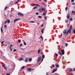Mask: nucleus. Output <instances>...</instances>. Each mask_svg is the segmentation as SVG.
<instances>
[{"label":"nucleus","mask_w":75,"mask_h":75,"mask_svg":"<svg viewBox=\"0 0 75 75\" xmlns=\"http://www.w3.org/2000/svg\"><path fill=\"white\" fill-rule=\"evenodd\" d=\"M72 26L70 25L69 30H68L67 32V34H68L69 33H70V34H71V29H72Z\"/></svg>","instance_id":"obj_1"},{"label":"nucleus","mask_w":75,"mask_h":75,"mask_svg":"<svg viewBox=\"0 0 75 75\" xmlns=\"http://www.w3.org/2000/svg\"><path fill=\"white\" fill-rule=\"evenodd\" d=\"M41 59H42V57L41 56L38 57L37 59V62H40L41 60Z\"/></svg>","instance_id":"obj_2"},{"label":"nucleus","mask_w":75,"mask_h":75,"mask_svg":"<svg viewBox=\"0 0 75 75\" xmlns=\"http://www.w3.org/2000/svg\"><path fill=\"white\" fill-rule=\"evenodd\" d=\"M18 16H23L24 15L21 12H19L18 13Z\"/></svg>","instance_id":"obj_3"},{"label":"nucleus","mask_w":75,"mask_h":75,"mask_svg":"<svg viewBox=\"0 0 75 75\" xmlns=\"http://www.w3.org/2000/svg\"><path fill=\"white\" fill-rule=\"evenodd\" d=\"M42 59L41 62H42V61H43V60L44 59V58H45V55L44 54L42 56Z\"/></svg>","instance_id":"obj_4"},{"label":"nucleus","mask_w":75,"mask_h":75,"mask_svg":"<svg viewBox=\"0 0 75 75\" xmlns=\"http://www.w3.org/2000/svg\"><path fill=\"white\" fill-rule=\"evenodd\" d=\"M18 20H20V18H17L15 19L14 21V23H15V22L16 21H18Z\"/></svg>","instance_id":"obj_5"},{"label":"nucleus","mask_w":75,"mask_h":75,"mask_svg":"<svg viewBox=\"0 0 75 75\" xmlns=\"http://www.w3.org/2000/svg\"><path fill=\"white\" fill-rule=\"evenodd\" d=\"M62 55H64V54H65V52L64 51V50L62 49Z\"/></svg>","instance_id":"obj_6"},{"label":"nucleus","mask_w":75,"mask_h":75,"mask_svg":"<svg viewBox=\"0 0 75 75\" xmlns=\"http://www.w3.org/2000/svg\"><path fill=\"white\" fill-rule=\"evenodd\" d=\"M41 10H42V11H45L46 10V8H44L43 7H42L41 8Z\"/></svg>","instance_id":"obj_7"},{"label":"nucleus","mask_w":75,"mask_h":75,"mask_svg":"<svg viewBox=\"0 0 75 75\" xmlns=\"http://www.w3.org/2000/svg\"><path fill=\"white\" fill-rule=\"evenodd\" d=\"M22 60H23V58L21 57V58H19V61H21Z\"/></svg>","instance_id":"obj_8"},{"label":"nucleus","mask_w":75,"mask_h":75,"mask_svg":"<svg viewBox=\"0 0 75 75\" xmlns=\"http://www.w3.org/2000/svg\"><path fill=\"white\" fill-rule=\"evenodd\" d=\"M67 30H64L63 32V34H66V33H67Z\"/></svg>","instance_id":"obj_9"},{"label":"nucleus","mask_w":75,"mask_h":75,"mask_svg":"<svg viewBox=\"0 0 75 75\" xmlns=\"http://www.w3.org/2000/svg\"><path fill=\"white\" fill-rule=\"evenodd\" d=\"M28 57H26L25 59V62H28Z\"/></svg>","instance_id":"obj_10"},{"label":"nucleus","mask_w":75,"mask_h":75,"mask_svg":"<svg viewBox=\"0 0 75 75\" xmlns=\"http://www.w3.org/2000/svg\"><path fill=\"white\" fill-rule=\"evenodd\" d=\"M44 28H43L41 30V32L42 33H44Z\"/></svg>","instance_id":"obj_11"},{"label":"nucleus","mask_w":75,"mask_h":75,"mask_svg":"<svg viewBox=\"0 0 75 75\" xmlns=\"http://www.w3.org/2000/svg\"><path fill=\"white\" fill-rule=\"evenodd\" d=\"M69 14H68L67 15V18L69 19Z\"/></svg>","instance_id":"obj_12"},{"label":"nucleus","mask_w":75,"mask_h":75,"mask_svg":"<svg viewBox=\"0 0 75 75\" xmlns=\"http://www.w3.org/2000/svg\"><path fill=\"white\" fill-rule=\"evenodd\" d=\"M58 53L59 54V55H62V54L61 52H58Z\"/></svg>","instance_id":"obj_13"},{"label":"nucleus","mask_w":75,"mask_h":75,"mask_svg":"<svg viewBox=\"0 0 75 75\" xmlns=\"http://www.w3.org/2000/svg\"><path fill=\"white\" fill-rule=\"evenodd\" d=\"M0 52L1 53V55H4V53L3 52H2V51H1Z\"/></svg>","instance_id":"obj_14"},{"label":"nucleus","mask_w":75,"mask_h":75,"mask_svg":"<svg viewBox=\"0 0 75 75\" xmlns=\"http://www.w3.org/2000/svg\"><path fill=\"white\" fill-rule=\"evenodd\" d=\"M39 11H40V13H42V11H41V9H39Z\"/></svg>","instance_id":"obj_15"},{"label":"nucleus","mask_w":75,"mask_h":75,"mask_svg":"<svg viewBox=\"0 0 75 75\" xmlns=\"http://www.w3.org/2000/svg\"><path fill=\"white\" fill-rule=\"evenodd\" d=\"M55 71H56V69H54V70H53L52 72V73H54Z\"/></svg>","instance_id":"obj_16"},{"label":"nucleus","mask_w":75,"mask_h":75,"mask_svg":"<svg viewBox=\"0 0 75 75\" xmlns=\"http://www.w3.org/2000/svg\"><path fill=\"white\" fill-rule=\"evenodd\" d=\"M27 69L28 71H31V68H28Z\"/></svg>","instance_id":"obj_17"},{"label":"nucleus","mask_w":75,"mask_h":75,"mask_svg":"<svg viewBox=\"0 0 75 75\" xmlns=\"http://www.w3.org/2000/svg\"><path fill=\"white\" fill-rule=\"evenodd\" d=\"M31 61H32V59H31V58H29V62H31Z\"/></svg>","instance_id":"obj_18"},{"label":"nucleus","mask_w":75,"mask_h":75,"mask_svg":"<svg viewBox=\"0 0 75 75\" xmlns=\"http://www.w3.org/2000/svg\"><path fill=\"white\" fill-rule=\"evenodd\" d=\"M40 51H41V50H38V54H40Z\"/></svg>","instance_id":"obj_19"},{"label":"nucleus","mask_w":75,"mask_h":75,"mask_svg":"<svg viewBox=\"0 0 75 75\" xmlns=\"http://www.w3.org/2000/svg\"><path fill=\"white\" fill-rule=\"evenodd\" d=\"M7 21H8V24H10V21L8 20V19H7Z\"/></svg>","instance_id":"obj_20"},{"label":"nucleus","mask_w":75,"mask_h":75,"mask_svg":"<svg viewBox=\"0 0 75 75\" xmlns=\"http://www.w3.org/2000/svg\"><path fill=\"white\" fill-rule=\"evenodd\" d=\"M56 66L57 68H58L59 67V65L58 64H56Z\"/></svg>","instance_id":"obj_21"},{"label":"nucleus","mask_w":75,"mask_h":75,"mask_svg":"<svg viewBox=\"0 0 75 75\" xmlns=\"http://www.w3.org/2000/svg\"><path fill=\"white\" fill-rule=\"evenodd\" d=\"M30 23H35V22L34 21H31L30 22Z\"/></svg>","instance_id":"obj_22"},{"label":"nucleus","mask_w":75,"mask_h":75,"mask_svg":"<svg viewBox=\"0 0 75 75\" xmlns=\"http://www.w3.org/2000/svg\"><path fill=\"white\" fill-rule=\"evenodd\" d=\"M18 42H19V43H20L21 42V40H18Z\"/></svg>","instance_id":"obj_23"},{"label":"nucleus","mask_w":75,"mask_h":75,"mask_svg":"<svg viewBox=\"0 0 75 75\" xmlns=\"http://www.w3.org/2000/svg\"><path fill=\"white\" fill-rule=\"evenodd\" d=\"M73 33L75 34V29H74L73 30Z\"/></svg>","instance_id":"obj_24"},{"label":"nucleus","mask_w":75,"mask_h":75,"mask_svg":"<svg viewBox=\"0 0 75 75\" xmlns=\"http://www.w3.org/2000/svg\"><path fill=\"white\" fill-rule=\"evenodd\" d=\"M18 3H19V1H17L15 2V4H16Z\"/></svg>","instance_id":"obj_25"},{"label":"nucleus","mask_w":75,"mask_h":75,"mask_svg":"<svg viewBox=\"0 0 75 75\" xmlns=\"http://www.w3.org/2000/svg\"><path fill=\"white\" fill-rule=\"evenodd\" d=\"M44 18L45 19V20H47V16H45L44 17Z\"/></svg>","instance_id":"obj_26"},{"label":"nucleus","mask_w":75,"mask_h":75,"mask_svg":"<svg viewBox=\"0 0 75 75\" xmlns=\"http://www.w3.org/2000/svg\"><path fill=\"white\" fill-rule=\"evenodd\" d=\"M24 68H25V66H23L21 67V69H24Z\"/></svg>","instance_id":"obj_27"},{"label":"nucleus","mask_w":75,"mask_h":75,"mask_svg":"<svg viewBox=\"0 0 75 75\" xmlns=\"http://www.w3.org/2000/svg\"><path fill=\"white\" fill-rule=\"evenodd\" d=\"M23 44L24 45H26V43L25 42H23Z\"/></svg>","instance_id":"obj_28"},{"label":"nucleus","mask_w":75,"mask_h":75,"mask_svg":"<svg viewBox=\"0 0 75 75\" xmlns=\"http://www.w3.org/2000/svg\"><path fill=\"white\" fill-rule=\"evenodd\" d=\"M1 33H3V29H2V28H1Z\"/></svg>","instance_id":"obj_29"},{"label":"nucleus","mask_w":75,"mask_h":75,"mask_svg":"<svg viewBox=\"0 0 75 75\" xmlns=\"http://www.w3.org/2000/svg\"><path fill=\"white\" fill-rule=\"evenodd\" d=\"M35 6H38L39 7V6H40V5H39L38 4H35Z\"/></svg>","instance_id":"obj_30"},{"label":"nucleus","mask_w":75,"mask_h":75,"mask_svg":"<svg viewBox=\"0 0 75 75\" xmlns=\"http://www.w3.org/2000/svg\"><path fill=\"white\" fill-rule=\"evenodd\" d=\"M38 18H42V16H38Z\"/></svg>","instance_id":"obj_31"},{"label":"nucleus","mask_w":75,"mask_h":75,"mask_svg":"<svg viewBox=\"0 0 75 75\" xmlns=\"http://www.w3.org/2000/svg\"><path fill=\"white\" fill-rule=\"evenodd\" d=\"M40 38L42 39V40H43V37H42V36H40Z\"/></svg>","instance_id":"obj_32"},{"label":"nucleus","mask_w":75,"mask_h":75,"mask_svg":"<svg viewBox=\"0 0 75 75\" xmlns=\"http://www.w3.org/2000/svg\"><path fill=\"white\" fill-rule=\"evenodd\" d=\"M71 4L72 5H75V3H72Z\"/></svg>","instance_id":"obj_33"},{"label":"nucleus","mask_w":75,"mask_h":75,"mask_svg":"<svg viewBox=\"0 0 75 75\" xmlns=\"http://www.w3.org/2000/svg\"><path fill=\"white\" fill-rule=\"evenodd\" d=\"M68 21L66 20L65 21V23H68Z\"/></svg>","instance_id":"obj_34"},{"label":"nucleus","mask_w":75,"mask_h":75,"mask_svg":"<svg viewBox=\"0 0 75 75\" xmlns=\"http://www.w3.org/2000/svg\"><path fill=\"white\" fill-rule=\"evenodd\" d=\"M37 8V7H35L33 8V9H35Z\"/></svg>","instance_id":"obj_35"},{"label":"nucleus","mask_w":75,"mask_h":75,"mask_svg":"<svg viewBox=\"0 0 75 75\" xmlns=\"http://www.w3.org/2000/svg\"><path fill=\"white\" fill-rule=\"evenodd\" d=\"M72 18H70V21H72Z\"/></svg>","instance_id":"obj_36"},{"label":"nucleus","mask_w":75,"mask_h":75,"mask_svg":"<svg viewBox=\"0 0 75 75\" xmlns=\"http://www.w3.org/2000/svg\"><path fill=\"white\" fill-rule=\"evenodd\" d=\"M52 67H55V66H54V64H52Z\"/></svg>","instance_id":"obj_37"},{"label":"nucleus","mask_w":75,"mask_h":75,"mask_svg":"<svg viewBox=\"0 0 75 75\" xmlns=\"http://www.w3.org/2000/svg\"><path fill=\"white\" fill-rule=\"evenodd\" d=\"M12 46H13V45H11L10 46V48H11V47H12Z\"/></svg>","instance_id":"obj_38"},{"label":"nucleus","mask_w":75,"mask_h":75,"mask_svg":"<svg viewBox=\"0 0 75 75\" xmlns=\"http://www.w3.org/2000/svg\"><path fill=\"white\" fill-rule=\"evenodd\" d=\"M4 27H5V28H7V26H6V25H4Z\"/></svg>","instance_id":"obj_39"},{"label":"nucleus","mask_w":75,"mask_h":75,"mask_svg":"<svg viewBox=\"0 0 75 75\" xmlns=\"http://www.w3.org/2000/svg\"><path fill=\"white\" fill-rule=\"evenodd\" d=\"M21 45H23V44L21 43V45H20V47H21Z\"/></svg>","instance_id":"obj_40"},{"label":"nucleus","mask_w":75,"mask_h":75,"mask_svg":"<svg viewBox=\"0 0 75 75\" xmlns=\"http://www.w3.org/2000/svg\"><path fill=\"white\" fill-rule=\"evenodd\" d=\"M65 45H66V46L67 47V46H68V44H66Z\"/></svg>","instance_id":"obj_41"},{"label":"nucleus","mask_w":75,"mask_h":75,"mask_svg":"<svg viewBox=\"0 0 75 75\" xmlns=\"http://www.w3.org/2000/svg\"><path fill=\"white\" fill-rule=\"evenodd\" d=\"M56 55V56L57 57H58V54H57V53H55Z\"/></svg>","instance_id":"obj_42"},{"label":"nucleus","mask_w":75,"mask_h":75,"mask_svg":"<svg viewBox=\"0 0 75 75\" xmlns=\"http://www.w3.org/2000/svg\"><path fill=\"white\" fill-rule=\"evenodd\" d=\"M4 68H5V69H6V70H7V69L6 67V66L5 67H4Z\"/></svg>","instance_id":"obj_43"},{"label":"nucleus","mask_w":75,"mask_h":75,"mask_svg":"<svg viewBox=\"0 0 75 75\" xmlns=\"http://www.w3.org/2000/svg\"><path fill=\"white\" fill-rule=\"evenodd\" d=\"M45 2H47V0H44Z\"/></svg>","instance_id":"obj_44"},{"label":"nucleus","mask_w":75,"mask_h":75,"mask_svg":"<svg viewBox=\"0 0 75 75\" xmlns=\"http://www.w3.org/2000/svg\"><path fill=\"white\" fill-rule=\"evenodd\" d=\"M36 23L38 24V25H40V23Z\"/></svg>","instance_id":"obj_45"},{"label":"nucleus","mask_w":75,"mask_h":75,"mask_svg":"<svg viewBox=\"0 0 75 75\" xmlns=\"http://www.w3.org/2000/svg\"><path fill=\"white\" fill-rule=\"evenodd\" d=\"M6 75H10V74H6Z\"/></svg>","instance_id":"obj_46"},{"label":"nucleus","mask_w":75,"mask_h":75,"mask_svg":"<svg viewBox=\"0 0 75 75\" xmlns=\"http://www.w3.org/2000/svg\"><path fill=\"white\" fill-rule=\"evenodd\" d=\"M71 2H74V0H72L71 1Z\"/></svg>","instance_id":"obj_47"},{"label":"nucleus","mask_w":75,"mask_h":75,"mask_svg":"<svg viewBox=\"0 0 75 75\" xmlns=\"http://www.w3.org/2000/svg\"><path fill=\"white\" fill-rule=\"evenodd\" d=\"M35 14H36V15H38V13L37 12Z\"/></svg>","instance_id":"obj_48"},{"label":"nucleus","mask_w":75,"mask_h":75,"mask_svg":"<svg viewBox=\"0 0 75 75\" xmlns=\"http://www.w3.org/2000/svg\"><path fill=\"white\" fill-rule=\"evenodd\" d=\"M16 49H14L13 50V51L14 52L15 51H16Z\"/></svg>","instance_id":"obj_49"},{"label":"nucleus","mask_w":75,"mask_h":75,"mask_svg":"<svg viewBox=\"0 0 75 75\" xmlns=\"http://www.w3.org/2000/svg\"><path fill=\"white\" fill-rule=\"evenodd\" d=\"M7 8V7H5V10H6V8Z\"/></svg>","instance_id":"obj_50"},{"label":"nucleus","mask_w":75,"mask_h":75,"mask_svg":"<svg viewBox=\"0 0 75 75\" xmlns=\"http://www.w3.org/2000/svg\"><path fill=\"white\" fill-rule=\"evenodd\" d=\"M4 41H2V42H1V44H3V43H4Z\"/></svg>","instance_id":"obj_51"},{"label":"nucleus","mask_w":75,"mask_h":75,"mask_svg":"<svg viewBox=\"0 0 75 75\" xmlns=\"http://www.w3.org/2000/svg\"><path fill=\"white\" fill-rule=\"evenodd\" d=\"M42 16H45V14H44V13H43L42 14Z\"/></svg>","instance_id":"obj_52"},{"label":"nucleus","mask_w":75,"mask_h":75,"mask_svg":"<svg viewBox=\"0 0 75 75\" xmlns=\"http://www.w3.org/2000/svg\"><path fill=\"white\" fill-rule=\"evenodd\" d=\"M44 26V24H42V25L41 26V27H43V26Z\"/></svg>","instance_id":"obj_53"},{"label":"nucleus","mask_w":75,"mask_h":75,"mask_svg":"<svg viewBox=\"0 0 75 75\" xmlns=\"http://www.w3.org/2000/svg\"><path fill=\"white\" fill-rule=\"evenodd\" d=\"M73 13H74V11H73L71 12V14H73Z\"/></svg>","instance_id":"obj_54"},{"label":"nucleus","mask_w":75,"mask_h":75,"mask_svg":"<svg viewBox=\"0 0 75 75\" xmlns=\"http://www.w3.org/2000/svg\"><path fill=\"white\" fill-rule=\"evenodd\" d=\"M34 70V69H31V71H33Z\"/></svg>","instance_id":"obj_55"},{"label":"nucleus","mask_w":75,"mask_h":75,"mask_svg":"<svg viewBox=\"0 0 75 75\" xmlns=\"http://www.w3.org/2000/svg\"><path fill=\"white\" fill-rule=\"evenodd\" d=\"M2 67H4H4H5V66L4 65H2Z\"/></svg>","instance_id":"obj_56"},{"label":"nucleus","mask_w":75,"mask_h":75,"mask_svg":"<svg viewBox=\"0 0 75 75\" xmlns=\"http://www.w3.org/2000/svg\"><path fill=\"white\" fill-rule=\"evenodd\" d=\"M67 7H66V8H65V10H67Z\"/></svg>","instance_id":"obj_57"},{"label":"nucleus","mask_w":75,"mask_h":75,"mask_svg":"<svg viewBox=\"0 0 75 75\" xmlns=\"http://www.w3.org/2000/svg\"><path fill=\"white\" fill-rule=\"evenodd\" d=\"M10 50L11 51H13V50H12V49H11V48H10Z\"/></svg>","instance_id":"obj_58"},{"label":"nucleus","mask_w":75,"mask_h":75,"mask_svg":"<svg viewBox=\"0 0 75 75\" xmlns=\"http://www.w3.org/2000/svg\"><path fill=\"white\" fill-rule=\"evenodd\" d=\"M41 62L39 64V65H40V64H41Z\"/></svg>","instance_id":"obj_59"},{"label":"nucleus","mask_w":75,"mask_h":75,"mask_svg":"<svg viewBox=\"0 0 75 75\" xmlns=\"http://www.w3.org/2000/svg\"><path fill=\"white\" fill-rule=\"evenodd\" d=\"M6 23H7V21H5V24H6Z\"/></svg>","instance_id":"obj_60"},{"label":"nucleus","mask_w":75,"mask_h":75,"mask_svg":"<svg viewBox=\"0 0 75 75\" xmlns=\"http://www.w3.org/2000/svg\"><path fill=\"white\" fill-rule=\"evenodd\" d=\"M22 42H24V40H22Z\"/></svg>","instance_id":"obj_61"},{"label":"nucleus","mask_w":75,"mask_h":75,"mask_svg":"<svg viewBox=\"0 0 75 75\" xmlns=\"http://www.w3.org/2000/svg\"><path fill=\"white\" fill-rule=\"evenodd\" d=\"M10 17H12V15H10Z\"/></svg>","instance_id":"obj_62"},{"label":"nucleus","mask_w":75,"mask_h":75,"mask_svg":"<svg viewBox=\"0 0 75 75\" xmlns=\"http://www.w3.org/2000/svg\"><path fill=\"white\" fill-rule=\"evenodd\" d=\"M62 33L61 34V36L62 37Z\"/></svg>","instance_id":"obj_63"},{"label":"nucleus","mask_w":75,"mask_h":75,"mask_svg":"<svg viewBox=\"0 0 75 75\" xmlns=\"http://www.w3.org/2000/svg\"><path fill=\"white\" fill-rule=\"evenodd\" d=\"M74 71H75V68H74Z\"/></svg>","instance_id":"obj_64"}]
</instances>
